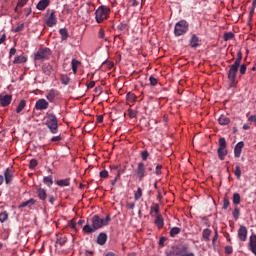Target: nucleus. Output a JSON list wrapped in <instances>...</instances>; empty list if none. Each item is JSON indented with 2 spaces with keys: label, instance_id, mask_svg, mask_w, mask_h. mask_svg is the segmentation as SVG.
Returning a JSON list of instances; mask_svg holds the SVG:
<instances>
[{
  "label": "nucleus",
  "instance_id": "f257e3e1",
  "mask_svg": "<svg viewBox=\"0 0 256 256\" xmlns=\"http://www.w3.org/2000/svg\"><path fill=\"white\" fill-rule=\"evenodd\" d=\"M112 221V217L108 214L106 218H100L98 215L93 216L91 219L92 226L86 224L83 227V231L86 234H92L104 226H108V224Z\"/></svg>",
  "mask_w": 256,
  "mask_h": 256
},
{
  "label": "nucleus",
  "instance_id": "f03ea898",
  "mask_svg": "<svg viewBox=\"0 0 256 256\" xmlns=\"http://www.w3.org/2000/svg\"><path fill=\"white\" fill-rule=\"evenodd\" d=\"M242 59H243V54L241 50H239L237 53V58L235 60V63L230 65V68L228 71V79L230 82L229 84L230 87H235L238 83V81L236 80V77H237V73L239 72Z\"/></svg>",
  "mask_w": 256,
  "mask_h": 256
},
{
  "label": "nucleus",
  "instance_id": "7ed1b4c3",
  "mask_svg": "<svg viewBox=\"0 0 256 256\" xmlns=\"http://www.w3.org/2000/svg\"><path fill=\"white\" fill-rule=\"evenodd\" d=\"M45 125L49 129L50 133L56 134L59 132V120L54 113H46V122Z\"/></svg>",
  "mask_w": 256,
  "mask_h": 256
},
{
  "label": "nucleus",
  "instance_id": "20e7f679",
  "mask_svg": "<svg viewBox=\"0 0 256 256\" xmlns=\"http://www.w3.org/2000/svg\"><path fill=\"white\" fill-rule=\"evenodd\" d=\"M110 15V8L107 6H100L95 10V21L96 23H103L104 21H107L109 19Z\"/></svg>",
  "mask_w": 256,
  "mask_h": 256
},
{
  "label": "nucleus",
  "instance_id": "39448f33",
  "mask_svg": "<svg viewBox=\"0 0 256 256\" xmlns=\"http://www.w3.org/2000/svg\"><path fill=\"white\" fill-rule=\"evenodd\" d=\"M189 31V23L186 20H180L175 24L174 27V36L181 37L188 33Z\"/></svg>",
  "mask_w": 256,
  "mask_h": 256
},
{
  "label": "nucleus",
  "instance_id": "423d86ee",
  "mask_svg": "<svg viewBox=\"0 0 256 256\" xmlns=\"http://www.w3.org/2000/svg\"><path fill=\"white\" fill-rule=\"evenodd\" d=\"M52 51L50 48H40L34 55V61H47L50 60Z\"/></svg>",
  "mask_w": 256,
  "mask_h": 256
},
{
  "label": "nucleus",
  "instance_id": "0eeeda50",
  "mask_svg": "<svg viewBox=\"0 0 256 256\" xmlns=\"http://www.w3.org/2000/svg\"><path fill=\"white\" fill-rule=\"evenodd\" d=\"M188 245H180L171 251L173 256H196L194 252H188Z\"/></svg>",
  "mask_w": 256,
  "mask_h": 256
},
{
  "label": "nucleus",
  "instance_id": "6e6552de",
  "mask_svg": "<svg viewBox=\"0 0 256 256\" xmlns=\"http://www.w3.org/2000/svg\"><path fill=\"white\" fill-rule=\"evenodd\" d=\"M219 148L217 149V153H218V157L221 161H223L225 159V157L227 156L228 154V151H227V142H226V139L225 137H221L219 139Z\"/></svg>",
  "mask_w": 256,
  "mask_h": 256
},
{
  "label": "nucleus",
  "instance_id": "1a4fd4ad",
  "mask_svg": "<svg viewBox=\"0 0 256 256\" xmlns=\"http://www.w3.org/2000/svg\"><path fill=\"white\" fill-rule=\"evenodd\" d=\"M47 14H48V18L46 19V25L49 28H53L54 26L57 25L58 18L55 15V11L54 10H48Z\"/></svg>",
  "mask_w": 256,
  "mask_h": 256
},
{
  "label": "nucleus",
  "instance_id": "9d476101",
  "mask_svg": "<svg viewBox=\"0 0 256 256\" xmlns=\"http://www.w3.org/2000/svg\"><path fill=\"white\" fill-rule=\"evenodd\" d=\"M146 169L145 164L143 162H139L136 169V176L139 179V181H143L145 177Z\"/></svg>",
  "mask_w": 256,
  "mask_h": 256
},
{
  "label": "nucleus",
  "instance_id": "9b49d317",
  "mask_svg": "<svg viewBox=\"0 0 256 256\" xmlns=\"http://www.w3.org/2000/svg\"><path fill=\"white\" fill-rule=\"evenodd\" d=\"M49 106H50L49 102H47L44 98H40L36 101L35 109L42 111V110L49 109Z\"/></svg>",
  "mask_w": 256,
  "mask_h": 256
},
{
  "label": "nucleus",
  "instance_id": "f8f14e48",
  "mask_svg": "<svg viewBox=\"0 0 256 256\" xmlns=\"http://www.w3.org/2000/svg\"><path fill=\"white\" fill-rule=\"evenodd\" d=\"M248 247H249V251L256 256V234L250 235Z\"/></svg>",
  "mask_w": 256,
  "mask_h": 256
},
{
  "label": "nucleus",
  "instance_id": "ddd939ff",
  "mask_svg": "<svg viewBox=\"0 0 256 256\" xmlns=\"http://www.w3.org/2000/svg\"><path fill=\"white\" fill-rule=\"evenodd\" d=\"M14 179V171L11 169H7L4 171V181L6 182L7 185L13 182Z\"/></svg>",
  "mask_w": 256,
  "mask_h": 256
},
{
  "label": "nucleus",
  "instance_id": "4468645a",
  "mask_svg": "<svg viewBox=\"0 0 256 256\" xmlns=\"http://www.w3.org/2000/svg\"><path fill=\"white\" fill-rule=\"evenodd\" d=\"M238 239L245 242L247 239V228L246 226H240L238 229Z\"/></svg>",
  "mask_w": 256,
  "mask_h": 256
},
{
  "label": "nucleus",
  "instance_id": "2eb2a0df",
  "mask_svg": "<svg viewBox=\"0 0 256 256\" xmlns=\"http://www.w3.org/2000/svg\"><path fill=\"white\" fill-rule=\"evenodd\" d=\"M200 39L196 34H192L190 40H189V45L192 49H196L199 47Z\"/></svg>",
  "mask_w": 256,
  "mask_h": 256
},
{
  "label": "nucleus",
  "instance_id": "dca6fc26",
  "mask_svg": "<svg viewBox=\"0 0 256 256\" xmlns=\"http://www.w3.org/2000/svg\"><path fill=\"white\" fill-rule=\"evenodd\" d=\"M59 96V91L55 90V89H50L46 99L50 102L53 103L55 101V98H57Z\"/></svg>",
  "mask_w": 256,
  "mask_h": 256
},
{
  "label": "nucleus",
  "instance_id": "f3484780",
  "mask_svg": "<svg viewBox=\"0 0 256 256\" xmlns=\"http://www.w3.org/2000/svg\"><path fill=\"white\" fill-rule=\"evenodd\" d=\"M244 148V142L243 141H240L239 143H237L235 145V148H234V156L236 158H240L241 157V153H242V149Z\"/></svg>",
  "mask_w": 256,
  "mask_h": 256
},
{
  "label": "nucleus",
  "instance_id": "a211bd4d",
  "mask_svg": "<svg viewBox=\"0 0 256 256\" xmlns=\"http://www.w3.org/2000/svg\"><path fill=\"white\" fill-rule=\"evenodd\" d=\"M11 100H12V96L10 95L0 96V105L2 107H8L11 103Z\"/></svg>",
  "mask_w": 256,
  "mask_h": 256
},
{
  "label": "nucleus",
  "instance_id": "6ab92c4d",
  "mask_svg": "<svg viewBox=\"0 0 256 256\" xmlns=\"http://www.w3.org/2000/svg\"><path fill=\"white\" fill-rule=\"evenodd\" d=\"M50 5V0H40L36 6L39 11H44Z\"/></svg>",
  "mask_w": 256,
  "mask_h": 256
},
{
  "label": "nucleus",
  "instance_id": "aec40b11",
  "mask_svg": "<svg viewBox=\"0 0 256 256\" xmlns=\"http://www.w3.org/2000/svg\"><path fill=\"white\" fill-rule=\"evenodd\" d=\"M42 70H43V73H44L46 76H51V74H52L53 71H54L53 66H52L51 64H49V63L43 64Z\"/></svg>",
  "mask_w": 256,
  "mask_h": 256
},
{
  "label": "nucleus",
  "instance_id": "412c9836",
  "mask_svg": "<svg viewBox=\"0 0 256 256\" xmlns=\"http://www.w3.org/2000/svg\"><path fill=\"white\" fill-rule=\"evenodd\" d=\"M154 223L157 226L158 230H161L164 227V219L162 215L160 214L156 215Z\"/></svg>",
  "mask_w": 256,
  "mask_h": 256
},
{
  "label": "nucleus",
  "instance_id": "4be33fe9",
  "mask_svg": "<svg viewBox=\"0 0 256 256\" xmlns=\"http://www.w3.org/2000/svg\"><path fill=\"white\" fill-rule=\"evenodd\" d=\"M108 236L106 233H100L96 242L98 243V245L100 246H104L107 242Z\"/></svg>",
  "mask_w": 256,
  "mask_h": 256
},
{
  "label": "nucleus",
  "instance_id": "5701e85b",
  "mask_svg": "<svg viewBox=\"0 0 256 256\" xmlns=\"http://www.w3.org/2000/svg\"><path fill=\"white\" fill-rule=\"evenodd\" d=\"M36 193H37L38 199H40L41 201H45L47 199V193L44 190V188H41V187L37 188Z\"/></svg>",
  "mask_w": 256,
  "mask_h": 256
},
{
  "label": "nucleus",
  "instance_id": "b1692460",
  "mask_svg": "<svg viewBox=\"0 0 256 256\" xmlns=\"http://www.w3.org/2000/svg\"><path fill=\"white\" fill-rule=\"evenodd\" d=\"M218 123L222 126L229 125L231 123V120L225 114H221L220 117L218 118Z\"/></svg>",
  "mask_w": 256,
  "mask_h": 256
},
{
  "label": "nucleus",
  "instance_id": "393cba45",
  "mask_svg": "<svg viewBox=\"0 0 256 256\" xmlns=\"http://www.w3.org/2000/svg\"><path fill=\"white\" fill-rule=\"evenodd\" d=\"M60 40L67 41L69 38V32L66 28L59 29Z\"/></svg>",
  "mask_w": 256,
  "mask_h": 256
},
{
  "label": "nucleus",
  "instance_id": "a878e982",
  "mask_svg": "<svg viewBox=\"0 0 256 256\" xmlns=\"http://www.w3.org/2000/svg\"><path fill=\"white\" fill-rule=\"evenodd\" d=\"M36 204V201L31 198L30 200L26 201V202H22L20 205H19V208H25V207H28V208H31L33 207L34 205Z\"/></svg>",
  "mask_w": 256,
  "mask_h": 256
},
{
  "label": "nucleus",
  "instance_id": "bb28decb",
  "mask_svg": "<svg viewBox=\"0 0 256 256\" xmlns=\"http://www.w3.org/2000/svg\"><path fill=\"white\" fill-rule=\"evenodd\" d=\"M27 62V58L25 56H16L13 60V64H23Z\"/></svg>",
  "mask_w": 256,
  "mask_h": 256
},
{
  "label": "nucleus",
  "instance_id": "cd10ccee",
  "mask_svg": "<svg viewBox=\"0 0 256 256\" xmlns=\"http://www.w3.org/2000/svg\"><path fill=\"white\" fill-rule=\"evenodd\" d=\"M212 234V230L210 229H204L202 232V238L204 241L209 242L210 241V236Z\"/></svg>",
  "mask_w": 256,
  "mask_h": 256
},
{
  "label": "nucleus",
  "instance_id": "c85d7f7f",
  "mask_svg": "<svg viewBox=\"0 0 256 256\" xmlns=\"http://www.w3.org/2000/svg\"><path fill=\"white\" fill-rule=\"evenodd\" d=\"M26 107V100L22 99L16 109L17 114H21Z\"/></svg>",
  "mask_w": 256,
  "mask_h": 256
},
{
  "label": "nucleus",
  "instance_id": "c756f323",
  "mask_svg": "<svg viewBox=\"0 0 256 256\" xmlns=\"http://www.w3.org/2000/svg\"><path fill=\"white\" fill-rule=\"evenodd\" d=\"M57 185L59 187H69L70 186V179H61L57 181Z\"/></svg>",
  "mask_w": 256,
  "mask_h": 256
},
{
  "label": "nucleus",
  "instance_id": "7c9ffc66",
  "mask_svg": "<svg viewBox=\"0 0 256 256\" xmlns=\"http://www.w3.org/2000/svg\"><path fill=\"white\" fill-rule=\"evenodd\" d=\"M9 219V214L6 210L2 211L0 213V222L1 223H6Z\"/></svg>",
  "mask_w": 256,
  "mask_h": 256
},
{
  "label": "nucleus",
  "instance_id": "2f4dec72",
  "mask_svg": "<svg viewBox=\"0 0 256 256\" xmlns=\"http://www.w3.org/2000/svg\"><path fill=\"white\" fill-rule=\"evenodd\" d=\"M181 232V229L179 227H172L170 231V237L175 238L177 235H179Z\"/></svg>",
  "mask_w": 256,
  "mask_h": 256
},
{
  "label": "nucleus",
  "instance_id": "473e14b6",
  "mask_svg": "<svg viewBox=\"0 0 256 256\" xmlns=\"http://www.w3.org/2000/svg\"><path fill=\"white\" fill-rule=\"evenodd\" d=\"M153 212H154L156 215H159V213H160V206H159L158 203H154V205H153L152 207H150V215H151Z\"/></svg>",
  "mask_w": 256,
  "mask_h": 256
},
{
  "label": "nucleus",
  "instance_id": "72a5a7b5",
  "mask_svg": "<svg viewBox=\"0 0 256 256\" xmlns=\"http://www.w3.org/2000/svg\"><path fill=\"white\" fill-rule=\"evenodd\" d=\"M232 203H234V205H240L241 203L240 194L235 193L234 196H232Z\"/></svg>",
  "mask_w": 256,
  "mask_h": 256
},
{
  "label": "nucleus",
  "instance_id": "f704fd0d",
  "mask_svg": "<svg viewBox=\"0 0 256 256\" xmlns=\"http://www.w3.org/2000/svg\"><path fill=\"white\" fill-rule=\"evenodd\" d=\"M71 79L68 77V75H62L60 76V82H62V85H69Z\"/></svg>",
  "mask_w": 256,
  "mask_h": 256
},
{
  "label": "nucleus",
  "instance_id": "c9c22d12",
  "mask_svg": "<svg viewBox=\"0 0 256 256\" xmlns=\"http://www.w3.org/2000/svg\"><path fill=\"white\" fill-rule=\"evenodd\" d=\"M44 183L48 186L51 187L53 185V177L52 175H49L47 177H44L43 179Z\"/></svg>",
  "mask_w": 256,
  "mask_h": 256
},
{
  "label": "nucleus",
  "instance_id": "e433bc0d",
  "mask_svg": "<svg viewBox=\"0 0 256 256\" xmlns=\"http://www.w3.org/2000/svg\"><path fill=\"white\" fill-rule=\"evenodd\" d=\"M142 196H143V190L141 187H138L137 192L134 195V199L136 201H139L142 198Z\"/></svg>",
  "mask_w": 256,
  "mask_h": 256
},
{
  "label": "nucleus",
  "instance_id": "4c0bfd02",
  "mask_svg": "<svg viewBox=\"0 0 256 256\" xmlns=\"http://www.w3.org/2000/svg\"><path fill=\"white\" fill-rule=\"evenodd\" d=\"M79 64V61H77L76 59H72V70L74 74H77Z\"/></svg>",
  "mask_w": 256,
  "mask_h": 256
},
{
  "label": "nucleus",
  "instance_id": "58836bf2",
  "mask_svg": "<svg viewBox=\"0 0 256 256\" xmlns=\"http://www.w3.org/2000/svg\"><path fill=\"white\" fill-rule=\"evenodd\" d=\"M234 174H235V176H236V178H237L238 180L241 179L242 171H241V167H240L239 165L236 166L235 171H234Z\"/></svg>",
  "mask_w": 256,
  "mask_h": 256
},
{
  "label": "nucleus",
  "instance_id": "ea45409f",
  "mask_svg": "<svg viewBox=\"0 0 256 256\" xmlns=\"http://www.w3.org/2000/svg\"><path fill=\"white\" fill-rule=\"evenodd\" d=\"M7 35L5 30L0 31V45H3L6 41Z\"/></svg>",
  "mask_w": 256,
  "mask_h": 256
},
{
  "label": "nucleus",
  "instance_id": "a19ab883",
  "mask_svg": "<svg viewBox=\"0 0 256 256\" xmlns=\"http://www.w3.org/2000/svg\"><path fill=\"white\" fill-rule=\"evenodd\" d=\"M234 37H235V35H234L233 32H226V33H224V40L225 41H230Z\"/></svg>",
  "mask_w": 256,
  "mask_h": 256
},
{
  "label": "nucleus",
  "instance_id": "79ce46f5",
  "mask_svg": "<svg viewBox=\"0 0 256 256\" xmlns=\"http://www.w3.org/2000/svg\"><path fill=\"white\" fill-rule=\"evenodd\" d=\"M232 216L237 221L240 218V209L238 207H235L234 212H232Z\"/></svg>",
  "mask_w": 256,
  "mask_h": 256
},
{
  "label": "nucleus",
  "instance_id": "37998d69",
  "mask_svg": "<svg viewBox=\"0 0 256 256\" xmlns=\"http://www.w3.org/2000/svg\"><path fill=\"white\" fill-rule=\"evenodd\" d=\"M117 29H118L119 31L128 30V24H127L126 22H121V23L118 25Z\"/></svg>",
  "mask_w": 256,
  "mask_h": 256
},
{
  "label": "nucleus",
  "instance_id": "c03bdc74",
  "mask_svg": "<svg viewBox=\"0 0 256 256\" xmlns=\"http://www.w3.org/2000/svg\"><path fill=\"white\" fill-rule=\"evenodd\" d=\"M39 165V162L36 159H32L29 162V168L31 170H34L36 168V166Z\"/></svg>",
  "mask_w": 256,
  "mask_h": 256
},
{
  "label": "nucleus",
  "instance_id": "a18cd8bd",
  "mask_svg": "<svg viewBox=\"0 0 256 256\" xmlns=\"http://www.w3.org/2000/svg\"><path fill=\"white\" fill-rule=\"evenodd\" d=\"M126 99H127V101L135 102V101H136V96H135L134 93L129 92V93L126 95Z\"/></svg>",
  "mask_w": 256,
  "mask_h": 256
},
{
  "label": "nucleus",
  "instance_id": "49530a36",
  "mask_svg": "<svg viewBox=\"0 0 256 256\" xmlns=\"http://www.w3.org/2000/svg\"><path fill=\"white\" fill-rule=\"evenodd\" d=\"M68 227L72 229V231L77 232V223L73 220L68 222Z\"/></svg>",
  "mask_w": 256,
  "mask_h": 256
},
{
  "label": "nucleus",
  "instance_id": "de8ad7c7",
  "mask_svg": "<svg viewBox=\"0 0 256 256\" xmlns=\"http://www.w3.org/2000/svg\"><path fill=\"white\" fill-rule=\"evenodd\" d=\"M140 156L142 157L143 161H146L147 158L150 157V153L147 150H144L142 153H140Z\"/></svg>",
  "mask_w": 256,
  "mask_h": 256
},
{
  "label": "nucleus",
  "instance_id": "09e8293b",
  "mask_svg": "<svg viewBox=\"0 0 256 256\" xmlns=\"http://www.w3.org/2000/svg\"><path fill=\"white\" fill-rule=\"evenodd\" d=\"M149 83H150V85L155 86V85L158 84V79L155 78L154 76H150L149 77Z\"/></svg>",
  "mask_w": 256,
  "mask_h": 256
},
{
  "label": "nucleus",
  "instance_id": "8fccbe9b",
  "mask_svg": "<svg viewBox=\"0 0 256 256\" xmlns=\"http://www.w3.org/2000/svg\"><path fill=\"white\" fill-rule=\"evenodd\" d=\"M128 116H129L131 119L136 118V117H137V111L132 110V109H129V110H128Z\"/></svg>",
  "mask_w": 256,
  "mask_h": 256
},
{
  "label": "nucleus",
  "instance_id": "3c124183",
  "mask_svg": "<svg viewBox=\"0 0 256 256\" xmlns=\"http://www.w3.org/2000/svg\"><path fill=\"white\" fill-rule=\"evenodd\" d=\"M239 67H240V69H239L240 75H245L246 69H247L246 64L239 65Z\"/></svg>",
  "mask_w": 256,
  "mask_h": 256
},
{
  "label": "nucleus",
  "instance_id": "603ef678",
  "mask_svg": "<svg viewBox=\"0 0 256 256\" xmlns=\"http://www.w3.org/2000/svg\"><path fill=\"white\" fill-rule=\"evenodd\" d=\"M25 28V25L24 24H20L16 27V29H14V33H19V32H22Z\"/></svg>",
  "mask_w": 256,
  "mask_h": 256
},
{
  "label": "nucleus",
  "instance_id": "864d4df0",
  "mask_svg": "<svg viewBox=\"0 0 256 256\" xmlns=\"http://www.w3.org/2000/svg\"><path fill=\"white\" fill-rule=\"evenodd\" d=\"M67 243V240L65 238L57 239L56 244L59 246H64V244Z\"/></svg>",
  "mask_w": 256,
  "mask_h": 256
},
{
  "label": "nucleus",
  "instance_id": "5fc2aeb1",
  "mask_svg": "<svg viewBox=\"0 0 256 256\" xmlns=\"http://www.w3.org/2000/svg\"><path fill=\"white\" fill-rule=\"evenodd\" d=\"M230 207V200H228L226 197L224 198V205L222 206V208H224V210H227V208Z\"/></svg>",
  "mask_w": 256,
  "mask_h": 256
},
{
  "label": "nucleus",
  "instance_id": "6e6d98bb",
  "mask_svg": "<svg viewBox=\"0 0 256 256\" xmlns=\"http://www.w3.org/2000/svg\"><path fill=\"white\" fill-rule=\"evenodd\" d=\"M28 0H18V4L17 7H24L25 5H27Z\"/></svg>",
  "mask_w": 256,
  "mask_h": 256
},
{
  "label": "nucleus",
  "instance_id": "4d7b16f0",
  "mask_svg": "<svg viewBox=\"0 0 256 256\" xmlns=\"http://www.w3.org/2000/svg\"><path fill=\"white\" fill-rule=\"evenodd\" d=\"M225 253H226L227 255H231V254L233 253V248H232V246H226V247H225Z\"/></svg>",
  "mask_w": 256,
  "mask_h": 256
},
{
  "label": "nucleus",
  "instance_id": "13d9d810",
  "mask_svg": "<svg viewBox=\"0 0 256 256\" xmlns=\"http://www.w3.org/2000/svg\"><path fill=\"white\" fill-rule=\"evenodd\" d=\"M126 207L129 210H133L135 208V203L134 202H127Z\"/></svg>",
  "mask_w": 256,
  "mask_h": 256
},
{
  "label": "nucleus",
  "instance_id": "bf43d9fd",
  "mask_svg": "<svg viewBox=\"0 0 256 256\" xmlns=\"http://www.w3.org/2000/svg\"><path fill=\"white\" fill-rule=\"evenodd\" d=\"M100 177L103 179H106L108 177V171L107 170H102L100 172Z\"/></svg>",
  "mask_w": 256,
  "mask_h": 256
},
{
  "label": "nucleus",
  "instance_id": "052dcab7",
  "mask_svg": "<svg viewBox=\"0 0 256 256\" xmlns=\"http://www.w3.org/2000/svg\"><path fill=\"white\" fill-rule=\"evenodd\" d=\"M98 37H99L100 39H104V38H105V31H104V29H100V30H99Z\"/></svg>",
  "mask_w": 256,
  "mask_h": 256
},
{
  "label": "nucleus",
  "instance_id": "680f3d73",
  "mask_svg": "<svg viewBox=\"0 0 256 256\" xmlns=\"http://www.w3.org/2000/svg\"><path fill=\"white\" fill-rule=\"evenodd\" d=\"M17 52V49L16 48H12L10 49L9 51V58L13 57Z\"/></svg>",
  "mask_w": 256,
  "mask_h": 256
},
{
  "label": "nucleus",
  "instance_id": "e2e57ef3",
  "mask_svg": "<svg viewBox=\"0 0 256 256\" xmlns=\"http://www.w3.org/2000/svg\"><path fill=\"white\" fill-rule=\"evenodd\" d=\"M52 142H58V141H62V137L61 136H53L51 139Z\"/></svg>",
  "mask_w": 256,
  "mask_h": 256
},
{
  "label": "nucleus",
  "instance_id": "0e129e2a",
  "mask_svg": "<svg viewBox=\"0 0 256 256\" xmlns=\"http://www.w3.org/2000/svg\"><path fill=\"white\" fill-rule=\"evenodd\" d=\"M249 122L256 123V115H250L248 118Z\"/></svg>",
  "mask_w": 256,
  "mask_h": 256
},
{
  "label": "nucleus",
  "instance_id": "69168bd1",
  "mask_svg": "<svg viewBox=\"0 0 256 256\" xmlns=\"http://www.w3.org/2000/svg\"><path fill=\"white\" fill-rule=\"evenodd\" d=\"M165 241H167V238L161 237V239H159V246L163 247Z\"/></svg>",
  "mask_w": 256,
  "mask_h": 256
},
{
  "label": "nucleus",
  "instance_id": "338daca9",
  "mask_svg": "<svg viewBox=\"0 0 256 256\" xmlns=\"http://www.w3.org/2000/svg\"><path fill=\"white\" fill-rule=\"evenodd\" d=\"M161 169H162V165L156 166V175H161Z\"/></svg>",
  "mask_w": 256,
  "mask_h": 256
},
{
  "label": "nucleus",
  "instance_id": "774afa93",
  "mask_svg": "<svg viewBox=\"0 0 256 256\" xmlns=\"http://www.w3.org/2000/svg\"><path fill=\"white\" fill-rule=\"evenodd\" d=\"M48 200H49V203H50L51 205H54L55 198H54L53 195H49V196H48Z\"/></svg>",
  "mask_w": 256,
  "mask_h": 256
}]
</instances>
